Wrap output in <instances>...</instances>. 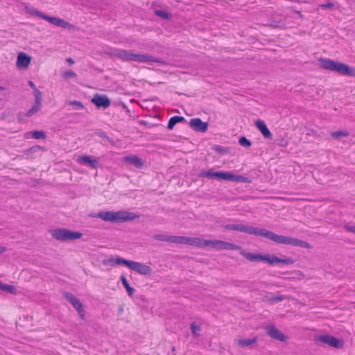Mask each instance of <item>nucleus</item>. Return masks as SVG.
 I'll return each instance as SVG.
<instances>
[{
  "instance_id": "31",
  "label": "nucleus",
  "mask_w": 355,
  "mask_h": 355,
  "mask_svg": "<svg viewBox=\"0 0 355 355\" xmlns=\"http://www.w3.org/2000/svg\"><path fill=\"white\" fill-rule=\"evenodd\" d=\"M349 135L347 131H335L331 132V137L334 138H339L340 137H347Z\"/></svg>"
},
{
  "instance_id": "34",
  "label": "nucleus",
  "mask_w": 355,
  "mask_h": 355,
  "mask_svg": "<svg viewBox=\"0 0 355 355\" xmlns=\"http://www.w3.org/2000/svg\"><path fill=\"white\" fill-rule=\"evenodd\" d=\"M33 138L36 139H44L46 135L43 131H34L32 132Z\"/></svg>"
},
{
  "instance_id": "33",
  "label": "nucleus",
  "mask_w": 355,
  "mask_h": 355,
  "mask_svg": "<svg viewBox=\"0 0 355 355\" xmlns=\"http://www.w3.org/2000/svg\"><path fill=\"white\" fill-rule=\"evenodd\" d=\"M190 329L191 330V333L193 336H198V332L200 331V327L199 325H197L196 322H192L191 324Z\"/></svg>"
},
{
  "instance_id": "6",
  "label": "nucleus",
  "mask_w": 355,
  "mask_h": 355,
  "mask_svg": "<svg viewBox=\"0 0 355 355\" xmlns=\"http://www.w3.org/2000/svg\"><path fill=\"white\" fill-rule=\"evenodd\" d=\"M94 217L99 218L104 221H108L114 223H120L125 221L132 220L138 218V216L133 213L125 211H103L96 214V215L94 216Z\"/></svg>"
},
{
  "instance_id": "42",
  "label": "nucleus",
  "mask_w": 355,
  "mask_h": 355,
  "mask_svg": "<svg viewBox=\"0 0 355 355\" xmlns=\"http://www.w3.org/2000/svg\"><path fill=\"white\" fill-rule=\"evenodd\" d=\"M7 250V248L3 246L0 245V254L5 252Z\"/></svg>"
},
{
  "instance_id": "44",
  "label": "nucleus",
  "mask_w": 355,
  "mask_h": 355,
  "mask_svg": "<svg viewBox=\"0 0 355 355\" xmlns=\"http://www.w3.org/2000/svg\"><path fill=\"white\" fill-rule=\"evenodd\" d=\"M0 89H3V88L0 87Z\"/></svg>"
},
{
  "instance_id": "2",
  "label": "nucleus",
  "mask_w": 355,
  "mask_h": 355,
  "mask_svg": "<svg viewBox=\"0 0 355 355\" xmlns=\"http://www.w3.org/2000/svg\"><path fill=\"white\" fill-rule=\"evenodd\" d=\"M153 239L159 241H165L175 244H184L198 248H205L209 246L216 250H236L241 249L239 245L232 243L220 240H207L198 237L173 236L159 234L153 235Z\"/></svg>"
},
{
  "instance_id": "12",
  "label": "nucleus",
  "mask_w": 355,
  "mask_h": 355,
  "mask_svg": "<svg viewBox=\"0 0 355 355\" xmlns=\"http://www.w3.org/2000/svg\"><path fill=\"white\" fill-rule=\"evenodd\" d=\"M92 103H94L98 108L103 107L104 109L110 107L111 101L106 95H101L96 94L91 100Z\"/></svg>"
},
{
  "instance_id": "32",
  "label": "nucleus",
  "mask_w": 355,
  "mask_h": 355,
  "mask_svg": "<svg viewBox=\"0 0 355 355\" xmlns=\"http://www.w3.org/2000/svg\"><path fill=\"white\" fill-rule=\"evenodd\" d=\"M288 297L283 295L272 296L270 300V303H277L279 302L283 301L285 299H287Z\"/></svg>"
},
{
  "instance_id": "26",
  "label": "nucleus",
  "mask_w": 355,
  "mask_h": 355,
  "mask_svg": "<svg viewBox=\"0 0 355 355\" xmlns=\"http://www.w3.org/2000/svg\"><path fill=\"white\" fill-rule=\"evenodd\" d=\"M0 290L14 294L16 293V288L14 286L0 283Z\"/></svg>"
},
{
  "instance_id": "16",
  "label": "nucleus",
  "mask_w": 355,
  "mask_h": 355,
  "mask_svg": "<svg viewBox=\"0 0 355 355\" xmlns=\"http://www.w3.org/2000/svg\"><path fill=\"white\" fill-rule=\"evenodd\" d=\"M31 58L25 53L21 52L17 55V67L19 69L27 68L31 63Z\"/></svg>"
},
{
  "instance_id": "43",
  "label": "nucleus",
  "mask_w": 355,
  "mask_h": 355,
  "mask_svg": "<svg viewBox=\"0 0 355 355\" xmlns=\"http://www.w3.org/2000/svg\"><path fill=\"white\" fill-rule=\"evenodd\" d=\"M67 61L69 63V64H73L74 63V60L71 58H69L67 59Z\"/></svg>"
},
{
  "instance_id": "20",
  "label": "nucleus",
  "mask_w": 355,
  "mask_h": 355,
  "mask_svg": "<svg viewBox=\"0 0 355 355\" xmlns=\"http://www.w3.org/2000/svg\"><path fill=\"white\" fill-rule=\"evenodd\" d=\"M42 107V97H40L39 95L35 98V104L34 105L30 108L26 113L25 114V116L27 117H30L33 116V114L38 112Z\"/></svg>"
},
{
  "instance_id": "10",
  "label": "nucleus",
  "mask_w": 355,
  "mask_h": 355,
  "mask_svg": "<svg viewBox=\"0 0 355 355\" xmlns=\"http://www.w3.org/2000/svg\"><path fill=\"white\" fill-rule=\"evenodd\" d=\"M316 340L337 349L341 348L343 347V341L327 334L320 335L317 336Z\"/></svg>"
},
{
  "instance_id": "13",
  "label": "nucleus",
  "mask_w": 355,
  "mask_h": 355,
  "mask_svg": "<svg viewBox=\"0 0 355 355\" xmlns=\"http://www.w3.org/2000/svg\"><path fill=\"white\" fill-rule=\"evenodd\" d=\"M266 334L272 339L285 342L287 337L283 334L275 325H269L266 328Z\"/></svg>"
},
{
  "instance_id": "28",
  "label": "nucleus",
  "mask_w": 355,
  "mask_h": 355,
  "mask_svg": "<svg viewBox=\"0 0 355 355\" xmlns=\"http://www.w3.org/2000/svg\"><path fill=\"white\" fill-rule=\"evenodd\" d=\"M239 143L241 146L244 147H250L252 145L251 141L245 137H241L239 138Z\"/></svg>"
},
{
  "instance_id": "29",
  "label": "nucleus",
  "mask_w": 355,
  "mask_h": 355,
  "mask_svg": "<svg viewBox=\"0 0 355 355\" xmlns=\"http://www.w3.org/2000/svg\"><path fill=\"white\" fill-rule=\"evenodd\" d=\"M62 77L64 79L67 80V79L71 78H76V73H74L73 71L67 70V71H66L62 73Z\"/></svg>"
},
{
  "instance_id": "40",
  "label": "nucleus",
  "mask_w": 355,
  "mask_h": 355,
  "mask_svg": "<svg viewBox=\"0 0 355 355\" xmlns=\"http://www.w3.org/2000/svg\"><path fill=\"white\" fill-rule=\"evenodd\" d=\"M294 273L296 275H297L300 278H303L304 277V274L300 270H296L294 272Z\"/></svg>"
},
{
  "instance_id": "14",
  "label": "nucleus",
  "mask_w": 355,
  "mask_h": 355,
  "mask_svg": "<svg viewBox=\"0 0 355 355\" xmlns=\"http://www.w3.org/2000/svg\"><path fill=\"white\" fill-rule=\"evenodd\" d=\"M130 268L143 275H150L152 273L150 266L134 261H132Z\"/></svg>"
},
{
  "instance_id": "17",
  "label": "nucleus",
  "mask_w": 355,
  "mask_h": 355,
  "mask_svg": "<svg viewBox=\"0 0 355 355\" xmlns=\"http://www.w3.org/2000/svg\"><path fill=\"white\" fill-rule=\"evenodd\" d=\"M78 162L84 165H88L92 168H97L99 166V162L97 159H93L92 157L88 155L79 157Z\"/></svg>"
},
{
  "instance_id": "11",
  "label": "nucleus",
  "mask_w": 355,
  "mask_h": 355,
  "mask_svg": "<svg viewBox=\"0 0 355 355\" xmlns=\"http://www.w3.org/2000/svg\"><path fill=\"white\" fill-rule=\"evenodd\" d=\"M199 177L227 180L228 171H214L213 169H209L207 171H202L199 174Z\"/></svg>"
},
{
  "instance_id": "41",
  "label": "nucleus",
  "mask_w": 355,
  "mask_h": 355,
  "mask_svg": "<svg viewBox=\"0 0 355 355\" xmlns=\"http://www.w3.org/2000/svg\"><path fill=\"white\" fill-rule=\"evenodd\" d=\"M271 297L272 296H270V295H265L263 297V301L270 302V300L271 299Z\"/></svg>"
},
{
  "instance_id": "30",
  "label": "nucleus",
  "mask_w": 355,
  "mask_h": 355,
  "mask_svg": "<svg viewBox=\"0 0 355 355\" xmlns=\"http://www.w3.org/2000/svg\"><path fill=\"white\" fill-rule=\"evenodd\" d=\"M28 85L33 89L35 98L39 95L40 97H42L41 92L36 87L34 83L31 80L28 82Z\"/></svg>"
},
{
  "instance_id": "15",
  "label": "nucleus",
  "mask_w": 355,
  "mask_h": 355,
  "mask_svg": "<svg viewBox=\"0 0 355 355\" xmlns=\"http://www.w3.org/2000/svg\"><path fill=\"white\" fill-rule=\"evenodd\" d=\"M189 125L196 132H205L209 125L208 123L202 121L200 118H193L190 120Z\"/></svg>"
},
{
  "instance_id": "8",
  "label": "nucleus",
  "mask_w": 355,
  "mask_h": 355,
  "mask_svg": "<svg viewBox=\"0 0 355 355\" xmlns=\"http://www.w3.org/2000/svg\"><path fill=\"white\" fill-rule=\"evenodd\" d=\"M33 15L40 17L41 19H43L51 24L56 26L58 27H61L64 28H71L73 26L64 20L63 19L55 17H50L49 15H46L37 10H33L31 12Z\"/></svg>"
},
{
  "instance_id": "19",
  "label": "nucleus",
  "mask_w": 355,
  "mask_h": 355,
  "mask_svg": "<svg viewBox=\"0 0 355 355\" xmlns=\"http://www.w3.org/2000/svg\"><path fill=\"white\" fill-rule=\"evenodd\" d=\"M256 127L259 130L263 136L267 139H271L272 137V133L266 126L265 122L262 120H257L255 122Z\"/></svg>"
},
{
  "instance_id": "4",
  "label": "nucleus",
  "mask_w": 355,
  "mask_h": 355,
  "mask_svg": "<svg viewBox=\"0 0 355 355\" xmlns=\"http://www.w3.org/2000/svg\"><path fill=\"white\" fill-rule=\"evenodd\" d=\"M240 254L251 262L266 261L270 265H274L275 263H284L288 265L295 263V260L291 257L282 259L274 254H253L244 250L241 251Z\"/></svg>"
},
{
  "instance_id": "37",
  "label": "nucleus",
  "mask_w": 355,
  "mask_h": 355,
  "mask_svg": "<svg viewBox=\"0 0 355 355\" xmlns=\"http://www.w3.org/2000/svg\"><path fill=\"white\" fill-rule=\"evenodd\" d=\"M114 259L115 258H110V259H105L103 261V263L105 265L114 266V265H116Z\"/></svg>"
},
{
  "instance_id": "38",
  "label": "nucleus",
  "mask_w": 355,
  "mask_h": 355,
  "mask_svg": "<svg viewBox=\"0 0 355 355\" xmlns=\"http://www.w3.org/2000/svg\"><path fill=\"white\" fill-rule=\"evenodd\" d=\"M344 228L350 232L355 233V225H345Z\"/></svg>"
},
{
  "instance_id": "18",
  "label": "nucleus",
  "mask_w": 355,
  "mask_h": 355,
  "mask_svg": "<svg viewBox=\"0 0 355 355\" xmlns=\"http://www.w3.org/2000/svg\"><path fill=\"white\" fill-rule=\"evenodd\" d=\"M123 160L130 164V165H132L135 166L136 168H140L144 165V161L141 158L137 155H128L123 157Z\"/></svg>"
},
{
  "instance_id": "1",
  "label": "nucleus",
  "mask_w": 355,
  "mask_h": 355,
  "mask_svg": "<svg viewBox=\"0 0 355 355\" xmlns=\"http://www.w3.org/2000/svg\"><path fill=\"white\" fill-rule=\"evenodd\" d=\"M225 227L228 230L238 231L250 235L265 237L279 244L298 246L306 249L312 248V245L305 241L297 238L279 235L264 228H258L242 224H228L226 225Z\"/></svg>"
},
{
  "instance_id": "35",
  "label": "nucleus",
  "mask_w": 355,
  "mask_h": 355,
  "mask_svg": "<svg viewBox=\"0 0 355 355\" xmlns=\"http://www.w3.org/2000/svg\"><path fill=\"white\" fill-rule=\"evenodd\" d=\"M155 13L157 16L162 17V19H166L168 18V14L164 10H156Z\"/></svg>"
},
{
  "instance_id": "36",
  "label": "nucleus",
  "mask_w": 355,
  "mask_h": 355,
  "mask_svg": "<svg viewBox=\"0 0 355 355\" xmlns=\"http://www.w3.org/2000/svg\"><path fill=\"white\" fill-rule=\"evenodd\" d=\"M215 151L218 152L221 154L225 153L227 150L225 148L221 146L216 145L212 148Z\"/></svg>"
},
{
  "instance_id": "39",
  "label": "nucleus",
  "mask_w": 355,
  "mask_h": 355,
  "mask_svg": "<svg viewBox=\"0 0 355 355\" xmlns=\"http://www.w3.org/2000/svg\"><path fill=\"white\" fill-rule=\"evenodd\" d=\"M334 6V5L331 2H328L327 3L320 5V7L323 8H332Z\"/></svg>"
},
{
  "instance_id": "7",
  "label": "nucleus",
  "mask_w": 355,
  "mask_h": 355,
  "mask_svg": "<svg viewBox=\"0 0 355 355\" xmlns=\"http://www.w3.org/2000/svg\"><path fill=\"white\" fill-rule=\"evenodd\" d=\"M51 236L58 241H72L78 239L82 234L78 232H73L64 228H58L51 231Z\"/></svg>"
},
{
  "instance_id": "21",
  "label": "nucleus",
  "mask_w": 355,
  "mask_h": 355,
  "mask_svg": "<svg viewBox=\"0 0 355 355\" xmlns=\"http://www.w3.org/2000/svg\"><path fill=\"white\" fill-rule=\"evenodd\" d=\"M258 340L257 337L252 338H245V339H239L235 340L236 344L241 347H247L254 343H255Z\"/></svg>"
},
{
  "instance_id": "25",
  "label": "nucleus",
  "mask_w": 355,
  "mask_h": 355,
  "mask_svg": "<svg viewBox=\"0 0 355 355\" xmlns=\"http://www.w3.org/2000/svg\"><path fill=\"white\" fill-rule=\"evenodd\" d=\"M65 104L67 105L73 106V109L77 110L85 109V106L83 103L78 101H66Z\"/></svg>"
},
{
  "instance_id": "5",
  "label": "nucleus",
  "mask_w": 355,
  "mask_h": 355,
  "mask_svg": "<svg viewBox=\"0 0 355 355\" xmlns=\"http://www.w3.org/2000/svg\"><path fill=\"white\" fill-rule=\"evenodd\" d=\"M318 62L321 68L324 69L336 71L340 75L355 77V68L345 63L327 58H320Z\"/></svg>"
},
{
  "instance_id": "22",
  "label": "nucleus",
  "mask_w": 355,
  "mask_h": 355,
  "mask_svg": "<svg viewBox=\"0 0 355 355\" xmlns=\"http://www.w3.org/2000/svg\"><path fill=\"white\" fill-rule=\"evenodd\" d=\"M227 180L239 182H250L248 178L228 172Z\"/></svg>"
},
{
  "instance_id": "27",
  "label": "nucleus",
  "mask_w": 355,
  "mask_h": 355,
  "mask_svg": "<svg viewBox=\"0 0 355 355\" xmlns=\"http://www.w3.org/2000/svg\"><path fill=\"white\" fill-rule=\"evenodd\" d=\"M114 261H115L116 265L123 264V265L126 266L127 267H128L129 268H130L131 263L132 261L130 260L125 259H123L122 257H119L115 258Z\"/></svg>"
},
{
  "instance_id": "23",
  "label": "nucleus",
  "mask_w": 355,
  "mask_h": 355,
  "mask_svg": "<svg viewBox=\"0 0 355 355\" xmlns=\"http://www.w3.org/2000/svg\"><path fill=\"white\" fill-rule=\"evenodd\" d=\"M120 279L121 281L123 286L125 287L128 295L130 297H132L135 291V288L130 286V284L128 282L127 279L125 278V277L124 275H121L120 277Z\"/></svg>"
},
{
  "instance_id": "24",
  "label": "nucleus",
  "mask_w": 355,
  "mask_h": 355,
  "mask_svg": "<svg viewBox=\"0 0 355 355\" xmlns=\"http://www.w3.org/2000/svg\"><path fill=\"white\" fill-rule=\"evenodd\" d=\"M185 119L180 116H174L169 119L167 128L169 130H172L175 124L180 122L184 121Z\"/></svg>"
},
{
  "instance_id": "9",
  "label": "nucleus",
  "mask_w": 355,
  "mask_h": 355,
  "mask_svg": "<svg viewBox=\"0 0 355 355\" xmlns=\"http://www.w3.org/2000/svg\"><path fill=\"white\" fill-rule=\"evenodd\" d=\"M65 299L73 306L82 320H85V310L82 302L74 295L69 292L63 293Z\"/></svg>"
},
{
  "instance_id": "3",
  "label": "nucleus",
  "mask_w": 355,
  "mask_h": 355,
  "mask_svg": "<svg viewBox=\"0 0 355 355\" xmlns=\"http://www.w3.org/2000/svg\"><path fill=\"white\" fill-rule=\"evenodd\" d=\"M110 55L123 62L135 61L139 63L161 62V60L148 54L135 53L132 51L115 49L112 50Z\"/></svg>"
}]
</instances>
